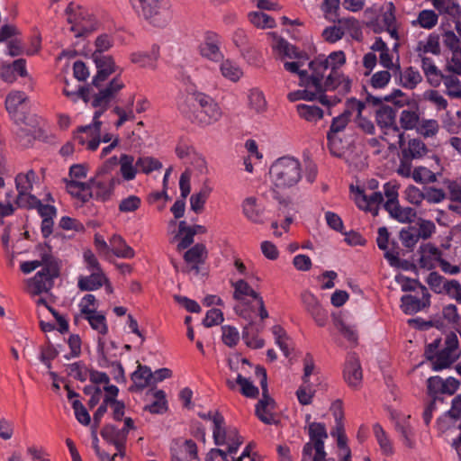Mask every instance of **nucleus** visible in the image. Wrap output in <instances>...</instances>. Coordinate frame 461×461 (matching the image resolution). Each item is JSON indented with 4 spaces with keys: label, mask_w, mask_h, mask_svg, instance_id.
Here are the masks:
<instances>
[{
    "label": "nucleus",
    "mask_w": 461,
    "mask_h": 461,
    "mask_svg": "<svg viewBox=\"0 0 461 461\" xmlns=\"http://www.w3.org/2000/svg\"><path fill=\"white\" fill-rule=\"evenodd\" d=\"M36 179V172L32 169L25 173H19L15 176V187L18 193L16 204L19 207L32 206L39 203V199L32 194Z\"/></svg>",
    "instance_id": "9b49d317"
},
{
    "label": "nucleus",
    "mask_w": 461,
    "mask_h": 461,
    "mask_svg": "<svg viewBox=\"0 0 461 461\" xmlns=\"http://www.w3.org/2000/svg\"><path fill=\"white\" fill-rule=\"evenodd\" d=\"M374 436L380 447L383 455L390 456L394 453L393 446L389 436L379 423L373 425Z\"/></svg>",
    "instance_id": "ea45409f"
},
{
    "label": "nucleus",
    "mask_w": 461,
    "mask_h": 461,
    "mask_svg": "<svg viewBox=\"0 0 461 461\" xmlns=\"http://www.w3.org/2000/svg\"><path fill=\"white\" fill-rule=\"evenodd\" d=\"M369 193L366 189L359 186L351 185V191L354 194V200L356 204L360 210L369 212L374 216L378 214L380 206L384 202L383 194L379 191H375L378 187V181L371 179L367 183Z\"/></svg>",
    "instance_id": "1a4fd4ad"
},
{
    "label": "nucleus",
    "mask_w": 461,
    "mask_h": 461,
    "mask_svg": "<svg viewBox=\"0 0 461 461\" xmlns=\"http://www.w3.org/2000/svg\"><path fill=\"white\" fill-rule=\"evenodd\" d=\"M268 35L272 38L271 47L278 55L294 59H307L304 52L299 51L296 47L276 32H269Z\"/></svg>",
    "instance_id": "4be33fe9"
},
{
    "label": "nucleus",
    "mask_w": 461,
    "mask_h": 461,
    "mask_svg": "<svg viewBox=\"0 0 461 461\" xmlns=\"http://www.w3.org/2000/svg\"><path fill=\"white\" fill-rule=\"evenodd\" d=\"M345 63L346 55L342 50L333 51L328 56L319 55L309 62L308 68L320 85L321 104L335 105L350 92L352 80L341 70Z\"/></svg>",
    "instance_id": "f257e3e1"
},
{
    "label": "nucleus",
    "mask_w": 461,
    "mask_h": 461,
    "mask_svg": "<svg viewBox=\"0 0 461 461\" xmlns=\"http://www.w3.org/2000/svg\"><path fill=\"white\" fill-rule=\"evenodd\" d=\"M299 85L303 87V89L290 92L287 95V99L290 102L298 100H318L321 103L320 88L318 87L320 85L317 83L314 73H312L311 77L303 76L302 81H299Z\"/></svg>",
    "instance_id": "f3484780"
},
{
    "label": "nucleus",
    "mask_w": 461,
    "mask_h": 461,
    "mask_svg": "<svg viewBox=\"0 0 461 461\" xmlns=\"http://www.w3.org/2000/svg\"><path fill=\"white\" fill-rule=\"evenodd\" d=\"M139 17L157 28L167 27L173 19L172 5L168 0H130Z\"/></svg>",
    "instance_id": "423d86ee"
},
{
    "label": "nucleus",
    "mask_w": 461,
    "mask_h": 461,
    "mask_svg": "<svg viewBox=\"0 0 461 461\" xmlns=\"http://www.w3.org/2000/svg\"><path fill=\"white\" fill-rule=\"evenodd\" d=\"M309 437L311 442L306 443L303 448V461H305V457L307 456H310L312 455V450H314L315 453H318V456H321L322 454H324V440L328 438L325 425L321 422L310 423Z\"/></svg>",
    "instance_id": "ddd939ff"
},
{
    "label": "nucleus",
    "mask_w": 461,
    "mask_h": 461,
    "mask_svg": "<svg viewBox=\"0 0 461 461\" xmlns=\"http://www.w3.org/2000/svg\"><path fill=\"white\" fill-rule=\"evenodd\" d=\"M403 136L404 132L396 124L381 130L380 139L388 146V149L393 150L402 146L404 142Z\"/></svg>",
    "instance_id": "473e14b6"
},
{
    "label": "nucleus",
    "mask_w": 461,
    "mask_h": 461,
    "mask_svg": "<svg viewBox=\"0 0 461 461\" xmlns=\"http://www.w3.org/2000/svg\"><path fill=\"white\" fill-rule=\"evenodd\" d=\"M427 153L426 145L418 139H412L409 141L407 148L403 149L402 154L411 158H420Z\"/></svg>",
    "instance_id": "864d4df0"
},
{
    "label": "nucleus",
    "mask_w": 461,
    "mask_h": 461,
    "mask_svg": "<svg viewBox=\"0 0 461 461\" xmlns=\"http://www.w3.org/2000/svg\"><path fill=\"white\" fill-rule=\"evenodd\" d=\"M122 85L119 80H114L108 88L104 89L100 94L95 95L94 99L89 101L91 105L95 108L93 123L77 129L73 137L75 142H77L80 146H85L86 149L91 151L97 149L101 142L102 122L99 119L122 90Z\"/></svg>",
    "instance_id": "f03ea898"
},
{
    "label": "nucleus",
    "mask_w": 461,
    "mask_h": 461,
    "mask_svg": "<svg viewBox=\"0 0 461 461\" xmlns=\"http://www.w3.org/2000/svg\"><path fill=\"white\" fill-rule=\"evenodd\" d=\"M334 326L341 335L351 343L357 341V332L355 326L347 324L342 319L336 318L333 321Z\"/></svg>",
    "instance_id": "680f3d73"
},
{
    "label": "nucleus",
    "mask_w": 461,
    "mask_h": 461,
    "mask_svg": "<svg viewBox=\"0 0 461 461\" xmlns=\"http://www.w3.org/2000/svg\"><path fill=\"white\" fill-rule=\"evenodd\" d=\"M375 121L378 127L384 130L388 127L396 125V112L390 106L380 107L375 113Z\"/></svg>",
    "instance_id": "37998d69"
},
{
    "label": "nucleus",
    "mask_w": 461,
    "mask_h": 461,
    "mask_svg": "<svg viewBox=\"0 0 461 461\" xmlns=\"http://www.w3.org/2000/svg\"><path fill=\"white\" fill-rule=\"evenodd\" d=\"M461 74L443 70L441 82L450 98L461 99Z\"/></svg>",
    "instance_id": "2f4dec72"
},
{
    "label": "nucleus",
    "mask_w": 461,
    "mask_h": 461,
    "mask_svg": "<svg viewBox=\"0 0 461 461\" xmlns=\"http://www.w3.org/2000/svg\"><path fill=\"white\" fill-rule=\"evenodd\" d=\"M110 253L112 252L114 256L120 258H132L135 252L131 247H130L125 240L121 236L114 234L109 240Z\"/></svg>",
    "instance_id": "72a5a7b5"
},
{
    "label": "nucleus",
    "mask_w": 461,
    "mask_h": 461,
    "mask_svg": "<svg viewBox=\"0 0 461 461\" xmlns=\"http://www.w3.org/2000/svg\"><path fill=\"white\" fill-rule=\"evenodd\" d=\"M207 249L203 243H197L184 255L185 261L191 266V268L198 272L199 266L205 262L207 258Z\"/></svg>",
    "instance_id": "c756f323"
},
{
    "label": "nucleus",
    "mask_w": 461,
    "mask_h": 461,
    "mask_svg": "<svg viewBox=\"0 0 461 461\" xmlns=\"http://www.w3.org/2000/svg\"><path fill=\"white\" fill-rule=\"evenodd\" d=\"M438 22V14L431 9H424L419 12L417 18L411 21L413 27H420L425 30L433 29Z\"/></svg>",
    "instance_id": "e433bc0d"
},
{
    "label": "nucleus",
    "mask_w": 461,
    "mask_h": 461,
    "mask_svg": "<svg viewBox=\"0 0 461 461\" xmlns=\"http://www.w3.org/2000/svg\"><path fill=\"white\" fill-rule=\"evenodd\" d=\"M231 286L234 289L233 298L236 301H243L246 297H251L257 300L260 297L259 294L257 293L244 279L232 282Z\"/></svg>",
    "instance_id": "c03bdc74"
},
{
    "label": "nucleus",
    "mask_w": 461,
    "mask_h": 461,
    "mask_svg": "<svg viewBox=\"0 0 461 461\" xmlns=\"http://www.w3.org/2000/svg\"><path fill=\"white\" fill-rule=\"evenodd\" d=\"M179 235H181L180 241L177 244V249L183 250L191 246L194 242V237L189 225H187L185 221H180L178 224Z\"/></svg>",
    "instance_id": "e2e57ef3"
},
{
    "label": "nucleus",
    "mask_w": 461,
    "mask_h": 461,
    "mask_svg": "<svg viewBox=\"0 0 461 461\" xmlns=\"http://www.w3.org/2000/svg\"><path fill=\"white\" fill-rule=\"evenodd\" d=\"M420 122V114L417 110L404 109L400 114V123L403 130L417 129Z\"/></svg>",
    "instance_id": "603ef678"
},
{
    "label": "nucleus",
    "mask_w": 461,
    "mask_h": 461,
    "mask_svg": "<svg viewBox=\"0 0 461 461\" xmlns=\"http://www.w3.org/2000/svg\"><path fill=\"white\" fill-rule=\"evenodd\" d=\"M415 256L420 268L432 270L439 266L442 259V251L434 244L428 242L419 247Z\"/></svg>",
    "instance_id": "dca6fc26"
},
{
    "label": "nucleus",
    "mask_w": 461,
    "mask_h": 461,
    "mask_svg": "<svg viewBox=\"0 0 461 461\" xmlns=\"http://www.w3.org/2000/svg\"><path fill=\"white\" fill-rule=\"evenodd\" d=\"M66 190L73 197L83 203L88 202L92 198V193L89 188L88 182H81L73 179L65 178Z\"/></svg>",
    "instance_id": "c85d7f7f"
},
{
    "label": "nucleus",
    "mask_w": 461,
    "mask_h": 461,
    "mask_svg": "<svg viewBox=\"0 0 461 461\" xmlns=\"http://www.w3.org/2000/svg\"><path fill=\"white\" fill-rule=\"evenodd\" d=\"M119 180L114 177H109L104 173H97L94 177L89 179V188L92 197L97 201H109L114 192Z\"/></svg>",
    "instance_id": "f8f14e48"
},
{
    "label": "nucleus",
    "mask_w": 461,
    "mask_h": 461,
    "mask_svg": "<svg viewBox=\"0 0 461 461\" xmlns=\"http://www.w3.org/2000/svg\"><path fill=\"white\" fill-rule=\"evenodd\" d=\"M430 294L427 288L420 285L413 294H406L401 298V309L406 314H414L429 305Z\"/></svg>",
    "instance_id": "2eb2a0df"
},
{
    "label": "nucleus",
    "mask_w": 461,
    "mask_h": 461,
    "mask_svg": "<svg viewBox=\"0 0 461 461\" xmlns=\"http://www.w3.org/2000/svg\"><path fill=\"white\" fill-rule=\"evenodd\" d=\"M89 276H80L77 280V287L81 291H95L101 288L108 278L104 271L90 272Z\"/></svg>",
    "instance_id": "bb28decb"
},
{
    "label": "nucleus",
    "mask_w": 461,
    "mask_h": 461,
    "mask_svg": "<svg viewBox=\"0 0 461 461\" xmlns=\"http://www.w3.org/2000/svg\"><path fill=\"white\" fill-rule=\"evenodd\" d=\"M133 97L131 98L129 106L127 109H124L119 105H116L113 109V113L118 116V120L115 122L114 125L116 128L122 127L126 122L133 121L135 119V115L131 105L133 104Z\"/></svg>",
    "instance_id": "bf43d9fd"
},
{
    "label": "nucleus",
    "mask_w": 461,
    "mask_h": 461,
    "mask_svg": "<svg viewBox=\"0 0 461 461\" xmlns=\"http://www.w3.org/2000/svg\"><path fill=\"white\" fill-rule=\"evenodd\" d=\"M68 21L71 23L70 30L76 37L83 36L95 30V22L93 17L83 8L77 7L74 10L71 6L68 8Z\"/></svg>",
    "instance_id": "4468645a"
},
{
    "label": "nucleus",
    "mask_w": 461,
    "mask_h": 461,
    "mask_svg": "<svg viewBox=\"0 0 461 461\" xmlns=\"http://www.w3.org/2000/svg\"><path fill=\"white\" fill-rule=\"evenodd\" d=\"M141 198L136 194H131L122 198L119 204L118 210L122 213H131L137 212L141 206Z\"/></svg>",
    "instance_id": "4d7b16f0"
},
{
    "label": "nucleus",
    "mask_w": 461,
    "mask_h": 461,
    "mask_svg": "<svg viewBox=\"0 0 461 461\" xmlns=\"http://www.w3.org/2000/svg\"><path fill=\"white\" fill-rule=\"evenodd\" d=\"M421 68L429 84L433 86H438L441 83L443 71L439 70L432 59L428 57L420 58Z\"/></svg>",
    "instance_id": "c9c22d12"
},
{
    "label": "nucleus",
    "mask_w": 461,
    "mask_h": 461,
    "mask_svg": "<svg viewBox=\"0 0 461 461\" xmlns=\"http://www.w3.org/2000/svg\"><path fill=\"white\" fill-rule=\"evenodd\" d=\"M399 237L402 244L410 249H412L420 240L416 231V227L414 226H409L407 228L402 229Z\"/></svg>",
    "instance_id": "0e129e2a"
},
{
    "label": "nucleus",
    "mask_w": 461,
    "mask_h": 461,
    "mask_svg": "<svg viewBox=\"0 0 461 461\" xmlns=\"http://www.w3.org/2000/svg\"><path fill=\"white\" fill-rule=\"evenodd\" d=\"M220 70L222 77L231 82H238L243 76L242 69L230 59L221 62Z\"/></svg>",
    "instance_id": "09e8293b"
},
{
    "label": "nucleus",
    "mask_w": 461,
    "mask_h": 461,
    "mask_svg": "<svg viewBox=\"0 0 461 461\" xmlns=\"http://www.w3.org/2000/svg\"><path fill=\"white\" fill-rule=\"evenodd\" d=\"M440 341L435 339L425 349L426 357L431 362L432 369L439 371L449 367L460 356L457 335L450 332L446 336L444 348L437 351Z\"/></svg>",
    "instance_id": "0eeeda50"
},
{
    "label": "nucleus",
    "mask_w": 461,
    "mask_h": 461,
    "mask_svg": "<svg viewBox=\"0 0 461 461\" xmlns=\"http://www.w3.org/2000/svg\"><path fill=\"white\" fill-rule=\"evenodd\" d=\"M399 185L395 181H389L384 185V193L386 197V202L384 203V208L392 207L399 202L398 200Z\"/></svg>",
    "instance_id": "69168bd1"
},
{
    "label": "nucleus",
    "mask_w": 461,
    "mask_h": 461,
    "mask_svg": "<svg viewBox=\"0 0 461 461\" xmlns=\"http://www.w3.org/2000/svg\"><path fill=\"white\" fill-rule=\"evenodd\" d=\"M212 188L210 186L208 183H204L201 187L200 191L196 194H194L190 197V205L191 209L199 213L203 211L204 204L212 193Z\"/></svg>",
    "instance_id": "49530a36"
},
{
    "label": "nucleus",
    "mask_w": 461,
    "mask_h": 461,
    "mask_svg": "<svg viewBox=\"0 0 461 461\" xmlns=\"http://www.w3.org/2000/svg\"><path fill=\"white\" fill-rule=\"evenodd\" d=\"M390 216L401 223H411L416 218V211L411 207H402L399 202L385 209Z\"/></svg>",
    "instance_id": "4c0bfd02"
},
{
    "label": "nucleus",
    "mask_w": 461,
    "mask_h": 461,
    "mask_svg": "<svg viewBox=\"0 0 461 461\" xmlns=\"http://www.w3.org/2000/svg\"><path fill=\"white\" fill-rule=\"evenodd\" d=\"M349 113H343L337 117H334L330 131L327 133L328 146L330 151L335 156L341 154V140L338 134L344 131L349 122Z\"/></svg>",
    "instance_id": "a211bd4d"
},
{
    "label": "nucleus",
    "mask_w": 461,
    "mask_h": 461,
    "mask_svg": "<svg viewBox=\"0 0 461 461\" xmlns=\"http://www.w3.org/2000/svg\"><path fill=\"white\" fill-rule=\"evenodd\" d=\"M101 436L108 443L121 447L122 443H126L127 431L113 425H106L101 430Z\"/></svg>",
    "instance_id": "a19ab883"
},
{
    "label": "nucleus",
    "mask_w": 461,
    "mask_h": 461,
    "mask_svg": "<svg viewBox=\"0 0 461 461\" xmlns=\"http://www.w3.org/2000/svg\"><path fill=\"white\" fill-rule=\"evenodd\" d=\"M242 212L245 217L257 224L264 222L265 208L254 196H249L242 202Z\"/></svg>",
    "instance_id": "393cba45"
},
{
    "label": "nucleus",
    "mask_w": 461,
    "mask_h": 461,
    "mask_svg": "<svg viewBox=\"0 0 461 461\" xmlns=\"http://www.w3.org/2000/svg\"><path fill=\"white\" fill-rule=\"evenodd\" d=\"M155 401L147 405L145 410L150 413H163L167 411V400L164 391L158 390L154 393Z\"/></svg>",
    "instance_id": "338daca9"
},
{
    "label": "nucleus",
    "mask_w": 461,
    "mask_h": 461,
    "mask_svg": "<svg viewBox=\"0 0 461 461\" xmlns=\"http://www.w3.org/2000/svg\"><path fill=\"white\" fill-rule=\"evenodd\" d=\"M91 326L93 330L97 331L100 336H104L108 332V326L106 323V318L104 314L99 312H95L93 314L84 317Z\"/></svg>",
    "instance_id": "5fc2aeb1"
},
{
    "label": "nucleus",
    "mask_w": 461,
    "mask_h": 461,
    "mask_svg": "<svg viewBox=\"0 0 461 461\" xmlns=\"http://www.w3.org/2000/svg\"><path fill=\"white\" fill-rule=\"evenodd\" d=\"M131 380L133 382V387H136L138 390H142L154 383L153 373L149 366L139 365L138 369L131 375Z\"/></svg>",
    "instance_id": "58836bf2"
},
{
    "label": "nucleus",
    "mask_w": 461,
    "mask_h": 461,
    "mask_svg": "<svg viewBox=\"0 0 461 461\" xmlns=\"http://www.w3.org/2000/svg\"><path fill=\"white\" fill-rule=\"evenodd\" d=\"M199 417L203 420H212L214 443L218 446L224 445L226 442V427L223 416L218 411H208L199 413Z\"/></svg>",
    "instance_id": "5701e85b"
},
{
    "label": "nucleus",
    "mask_w": 461,
    "mask_h": 461,
    "mask_svg": "<svg viewBox=\"0 0 461 461\" xmlns=\"http://www.w3.org/2000/svg\"><path fill=\"white\" fill-rule=\"evenodd\" d=\"M339 26H330L323 31L322 36L325 39V41H327L328 42L334 43L339 41L344 36L345 29L358 28V22L357 19L353 17L340 19L339 21Z\"/></svg>",
    "instance_id": "b1692460"
},
{
    "label": "nucleus",
    "mask_w": 461,
    "mask_h": 461,
    "mask_svg": "<svg viewBox=\"0 0 461 461\" xmlns=\"http://www.w3.org/2000/svg\"><path fill=\"white\" fill-rule=\"evenodd\" d=\"M449 52L450 55L447 58L444 67L445 71L461 74V49Z\"/></svg>",
    "instance_id": "774afa93"
},
{
    "label": "nucleus",
    "mask_w": 461,
    "mask_h": 461,
    "mask_svg": "<svg viewBox=\"0 0 461 461\" xmlns=\"http://www.w3.org/2000/svg\"><path fill=\"white\" fill-rule=\"evenodd\" d=\"M248 18L255 27L259 29H271L276 26L275 19L260 11L249 13Z\"/></svg>",
    "instance_id": "8fccbe9b"
},
{
    "label": "nucleus",
    "mask_w": 461,
    "mask_h": 461,
    "mask_svg": "<svg viewBox=\"0 0 461 461\" xmlns=\"http://www.w3.org/2000/svg\"><path fill=\"white\" fill-rule=\"evenodd\" d=\"M296 111L302 119L309 122H316L323 117V111L314 104H299Z\"/></svg>",
    "instance_id": "a18cd8bd"
},
{
    "label": "nucleus",
    "mask_w": 461,
    "mask_h": 461,
    "mask_svg": "<svg viewBox=\"0 0 461 461\" xmlns=\"http://www.w3.org/2000/svg\"><path fill=\"white\" fill-rule=\"evenodd\" d=\"M117 350L118 348L113 341L105 343L101 337H98L97 353L99 366L102 367H109L110 363H115V361L118 360Z\"/></svg>",
    "instance_id": "a878e982"
},
{
    "label": "nucleus",
    "mask_w": 461,
    "mask_h": 461,
    "mask_svg": "<svg viewBox=\"0 0 461 461\" xmlns=\"http://www.w3.org/2000/svg\"><path fill=\"white\" fill-rule=\"evenodd\" d=\"M439 130L438 121L434 119H423L420 121L416 131L424 138H431L437 135Z\"/></svg>",
    "instance_id": "052dcab7"
},
{
    "label": "nucleus",
    "mask_w": 461,
    "mask_h": 461,
    "mask_svg": "<svg viewBox=\"0 0 461 461\" xmlns=\"http://www.w3.org/2000/svg\"><path fill=\"white\" fill-rule=\"evenodd\" d=\"M178 102L180 112L202 127L217 122L222 116L220 105L208 95L194 92Z\"/></svg>",
    "instance_id": "7ed1b4c3"
},
{
    "label": "nucleus",
    "mask_w": 461,
    "mask_h": 461,
    "mask_svg": "<svg viewBox=\"0 0 461 461\" xmlns=\"http://www.w3.org/2000/svg\"><path fill=\"white\" fill-rule=\"evenodd\" d=\"M249 105L257 113H263L267 109V101L264 94L258 89H251L248 95Z\"/></svg>",
    "instance_id": "6e6d98bb"
},
{
    "label": "nucleus",
    "mask_w": 461,
    "mask_h": 461,
    "mask_svg": "<svg viewBox=\"0 0 461 461\" xmlns=\"http://www.w3.org/2000/svg\"><path fill=\"white\" fill-rule=\"evenodd\" d=\"M302 165L293 156H283L276 159L269 167L270 182L276 192L297 185L302 179Z\"/></svg>",
    "instance_id": "20e7f679"
},
{
    "label": "nucleus",
    "mask_w": 461,
    "mask_h": 461,
    "mask_svg": "<svg viewBox=\"0 0 461 461\" xmlns=\"http://www.w3.org/2000/svg\"><path fill=\"white\" fill-rule=\"evenodd\" d=\"M415 52L419 58L426 57L428 53L438 55L440 53L439 36L430 33L426 39L419 41L415 47Z\"/></svg>",
    "instance_id": "7c9ffc66"
},
{
    "label": "nucleus",
    "mask_w": 461,
    "mask_h": 461,
    "mask_svg": "<svg viewBox=\"0 0 461 461\" xmlns=\"http://www.w3.org/2000/svg\"><path fill=\"white\" fill-rule=\"evenodd\" d=\"M120 174L124 181L135 179L139 170L134 157L130 154H122L119 158Z\"/></svg>",
    "instance_id": "f704fd0d"
},
{
    "label": "nucleus",
    "mask_w": 461,
    "mask_h": 461,
    "mask_svg": "<svg viewBox=\"0 0 461 461\" xmlns=\"http://www.w3.org/2000/svg\"><path fill=\"white\" fill-rule=\"evenodd\" d=\"M397 71L400 74L401 85L404 88L413 89L422 80L420 72L411 67L405 68L403 71Z\"/></svg>",
    "instance_id": "de8ad7c7"
},
{
    "label": "nucleus",
    "mask_w": 461,
    "mask_h": 461,
    "mask_svg": "<svg viewBox=\"0 0 461 461\" xmlns=\"http://www.w3.org/2000/svg\"><path fill=\"white\" fill-rule=\"evenodd\" d=\"M301 301L305 311L312 316L319 327H324L328 321V312L318 298L310 291L301 294Z\"/></svg>",
    "instance_id": "6ab92c4d"
},
{
    "label": "nucleus",
    "mask_w": 461,
    "mask_h": 461,
    "mask_svg": "<svg viewBox=\"0 0 461 461\" xmlns=\"http://www.w3.org/2000/svg\"><path fill=\"white\" fill-rule=\"evenodd\" d=\"M93 56L97 72L93 77L91 85L80 89V95L85 102L93 100L95 95L100 94L104 89L108 88L114 80H119L122 83V89L125 86L124 82L119 76L108 81V77L115 73L117 68L112 57L96 53H94Z\"/></svg>",
    "instance_id": "39448f33"
},
{
    "label": "nucleus",
    "mask_w": 461,
    "mask_h": 461,
    "mask_svg": "<svg viewBox=\"0 0 461 461\" xmlns=\"http://www.w3.org/2000/svg\"><path fill=\"white\" fill-rule=\"evenodd\" d=\"M346 383L352 388H358L362 384L363 375L358 357L355 354L348 355L343 370Z\"/></svg>",
    "instance_id": "412c9836"
},
{
    "label": "nucleus",
    "mask_w": 461,
    "mask_h": 461,
    "mask_svg": "<svg viewBox=\"0 0 461 461\" xmlns=\"http://www.w3.org/2000/svg\"><path fill=\"white\" fill-rule=\"evenodd\" d=\"M200 54L214 62L221 61L223 54L219 47V41L215 35H208L199 46Z\"/></svg>",
    "instance_id": "cd10ccee"
},
{
    "label": "nucleus",
    "mask_w": 461,
    "mask_h": 461,
    "mask_svg": "<svg viewBox=\"0 0 461 461\" xmlns=\"http://www.w3.org/2000/svg\"><path fill=\"white\" fill-rule=\"evenodd\" d=\"M378 236L376 239L377 246L380 249L384 251V257L388 261L393 265L399 260V252L393 249L387 250L389 241V232L385 227H380L378 229Z\"/></svg>",
    "instance_id": "79ce46f5"
},
{
    "label": "nucleus",
    "mask_w": 461,
    "mask_h": 461,
    "mask_svg": "<svg viewBox=\"0 0 461 461\" xmlns=\"http://www.w3.org/2000/svg\"><path fill=\"white\" fill-rule=\"evenodd\" d=\"M136 164L138 170L146 175L162 168V163L152 157H140L136 160Z\"/></svg>",
    "instance_id": "13d9d810"
},
{
    "label": "nucleus",
    "mask_w": 461,
    "mask_h": 461,
    "mask_svg": "<svg viewBox=\"0 0 461 461\" xmlns=\"http://www.w3.org/2000/svg\"><path fill=\"white\" fill-rule=\"evenodd\" d=\"M158 58V50H153L152 53L134 52L131 55L132 63L138 64L143 68H155L156 61Z\"/></svg>",
    "instance_id": "3c124183"
},
{
    "label": "nucleus",
    "mask_w": 461,
    "mask_h": 461,
    "mask_svg": "<svg viewBox=\"0 0 461 461\" xmlns=\"http://www.w3.org/2000/svg\"><path fill=\"white\" fill-rule=\"evenodd\" d=\"M255 375L259 379L262 389V398L256 404V415L265 424H275L276 423L274 415L276 402L268 394L267 371L264 367L257 366Z\"/></svg>",
    "instance_id": "9d476101"
},
{
    "label": "nucleus",
    "mask_w": 461,
    "mask_h": 461,
    "mask_svg": "<svg viewBox=\"0 0 461 461\" xmlns=\"http://www.w3.org/2000/svg\"><path fill=\"white\" fill-rule=\"evenodd\" d=\"M5 108L16 122L23 121L28 108V98L24 92L12 91L5 98Z\"/></svg>",
    "instance_id": "aec40b11"
},
{
    "label": "nucleus",
    "mask_w": 461,
    "mask_h": 461,
    "mask_svg": "<svg viewBox=\"0 0 461 461\" xmlns=\"http://www.w3.org/2000/svg\"><path fill=\"white\" fill-rule=\"evenodd\" d=\"M43 267L35 276L28 280V288L33 294L49 292L54 285V280L59 276V266L50 253H43Z\"/></svg>",
    "instance_id": "6e6552de"
}]
</instances>
